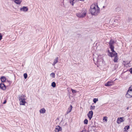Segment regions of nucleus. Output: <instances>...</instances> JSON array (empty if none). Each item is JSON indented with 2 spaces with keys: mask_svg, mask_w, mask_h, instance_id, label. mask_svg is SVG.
I'll return each mask as SVG.
<instances>
[{
  "mask_svg": "<svg viewBox=\"0 0 132 132\" xmlns=\"http://www.w3.org/2000/svg\"><path fill=\"white\" fill-rule=\"evenodd\" d=\"M20 10L21 11L24 12H26L28 11V8L27 7L23 6L21 8Z\"/></svg>",
  "mask_w": 132,
  "mask_h": 132,
  "instance_id": "nucleus-11",
  "label": "nucleus"
},
{
  "mask_svg": "<svg viewBox=\"0 0 132 132\" xmlns=\"http://www.w3.org/2000/svg\"><path fill=\"white\" fill-rule=\"evenodd\" d=\"M0 79L1 81L2 82H5L6 80V78L4 76H2L1 77Z\"/></svg>",
  "mask_w": 132,
  "mask_h": 132,
  "instance_id": "nucleus-13",
  "label": "nucleus"
},
{
  "mask_svg": "<svg viewBox=\"0 0 132 132\" xmlns=\"http://www.w3.org/2000/svg\"><path fill=\"white\" fill-rule=\"evenodd\" d=\"M104 117L103 118V120H105L107 121V119H104Z\"/></svg>",
  "mask_w": 132,
  "mask_h": 132,
  "instance_id": "nucleus-41",
  "label": "nucleus"
},
{
  "mask_svg": "<svg viewBox=\"0 0 132 132\" xmlns=\"http://www.w3.org/2000/svg\"><path fill=\"white\" fill-rule=\"evenodd\" d=\"M20 0H18L17 2L16 3V4H21V1H20Z\"/></svg>",
  "mask_w": 132,
  "mask_h": 132,
  "instance_id": "nucleus-29",
  "label": "nucleus"
},
{
  "mask_svg": "<svg viewBox=\"0 0 132 132\" xmlns=\"http://www.w3.org/2000/svg\"><path fill=\"white\" fill-rule=\"evenodd\" d=\"M113 84V81H109L105 84L104 85L106 86H111Z\"/></svg>",
  "mask_w": 132,
  "mask_h": 132,
  "instance_id": "nucleus-9",
  "label": "nucleus"
},
{
  "mask_svg": "<svg viewBox=\"0 0 132 132\" xmlns=\"http://www.w3.org/2000/svg\"><path fill=\"white\" fill-rule=\"evenodd\" d=\"M95 106L91 105L90 107V109L92 110H93L95 109Z\"/></svg>",
  "mask_w": 132,
  "mask_h": 132,
  "instance_id": "nucleus-26",
  "label": "nucleus"
},
{
  "mask_svg": "<svg viewBox=\"0 0 132 132\" xmlns=\"http://www.w3.org/2000/svg\"><path fill=\"white\" fill-rule=\"evenodd\" d=\"M127 109L128 110V109H129V108L128 107H127Z\"/></svg>",
  "mask_w": 132,
  "mask_h": 132,
  "instance_id": "nucleus-44",
  "label": "nucleus"
},
{
  "mask_svg": "<svg viewBox=\"0 0 132 132\" xmlns=\"http://www.w3.org/2000/svg\"><path fill=\"white\" fill-rule=\"evenodd\" d=\"M78 1H79V0H70V4L73 6L74 3Z\"/></svg>",
  "mask_w": 132,
  "mask_h": 132,
  "instance_id": "nucleus-18",
  "label": "nucleus"
},
{
  "mask_svg": "<svg viewBox=\"0 0 132 132\" xmlns=\"http://www.w3.org/2000/svg\"><path fill=\"white\" fill-rule=\"evenodd\" d=\"M15 3L16 4V3L17 2L18 0H13Z\"/></svg>",
  "mask_w": 132,
  "mask_h": 132,
  "instance_id": "nucleus-38",
  "label": "nucleus"
},
{
  "mask_svg": "<svg viewBox=\"0 0 132 132\" xmlns=\"http://www.w3.org/2000/svg\"><path fill=\"white\" fill-rule=\"evenodd\" d=\"M58 57H57L54 60V62L52 64L53 66H54L57 62H58Z\"/></svg>",
  "mask_w": 132,
  "mask_h": 132,
  "instance_id": "nucleus-15",
  "label": "nucleus"
},
{
  "mask_svg": "<svg viewBox=\"0 0 132 132\" xmlns=\"http://www.w3.org/2000/svg\"><path fill=\"white\" fill-rule=\"evenodd\" d=\"M84 123L85 124L87 125L88 124V120L86 119L84 121Z\"/></svg>",
  "mask_w": 132,
  "mask_h": 132,
  "instance_id": "nucleus-24",
  "label": "nucleus"
},
{
  "mask_svg": "<svg viewBox=\"0 0 132 132\" xmlns=\"http://www.w3.org/2000/svg\"><path fill=\"white\" fill-rule=\"evenodd\" d=\"M87 10L85 9H83V11L81 13H76L77 16L79 18H83L86 15Z\"/></svg>",
  "mask_w": 132,
  "mask_h": 132,
  "instance_id": "nucleus-2",
  "label": "nucleus"
},
{
  "mask_svg": "<svg viewBox=\"0 0 132 132\" xmlns=\"http://www.w3.org/2000/svg\"><path fill=\"white\" fill-rule=\"evenodd\" d=\"M6 101H7L6 100H4V101L3 103V104H5L6 103Z\"/></svg>",
  "mask_w": 132,
  "mask_h": 132,
  "instance_id": "nucleus-37",
  "label": "nucleus"
},
{
  "mask_svg": "<svg viewBox=\"0 0 132 132\" xmlns=\"http://www.w3.org/2000/svg\"><path fill=\"white\" fill-rule=\"evenodd\" d=\"M128 91H132V85L129 88Z\"/></svg>",
  "mask_w": 132,
  "mask_h": 132,
  "instance_id": "nucleus-30",
  "label": "nucleus"
},
{
  "mask_svg": "<svg viewBox=\"0 0 132 132\" xmlns=\"http://www.w3.org/2000/svg\"><path fill=\"white\" fill-rule=\"evenodd\" d=\"M96 126H92V128H95L96 127Z\"/></svg>",
  "mask_w": 132,
  "mask_h": 132,
  "instance_id": "nucleus-40",
  "label": "nucleus"
},
{
  "mask_svg": "<svg viewBox=\"0 0 132 132\" xmlns=\"http://www.w3.org/2000/svg\"><path fill=\"white\" fill-rule=\"evenodd\" d=\"M131 19L130 17H128V21L130 22V21H131Z\"/></svg>",
  "mask_w": 132,
  "mask_h": 132,
  "instance_id": "nucleus-35",
  "label": "nucleus"
},
{
  "mask_svg": "<svg viewBox=\"0 0 132 132\" xmlns=\"http://www.w3.org/2000/svg\"><path fill=\"white\" fill-rule=\"evenodd\" d=\"M54 131L55 132H59V131H57V130L56 129H55V130H54Z\"/></svg>",
  "mask_w": 132,
  "mask_h": 132,
  "instance_id": "nucleus-39",
  "label": "nucleus"
},
{
  "mask_svg": "<svg viewBox=\"0 0 132 132\" xmlns=\"http://www.w3.org/2000/svg\"><path fill=\"white\" fill-rule=\"evenodd\" d=\"M46 110L44 108H42L40 109L39 111L40 113H44L46 111Z\"/></svg>",
  "mask_w": 132,
  "mask_h": 132,
  "instance_id": "nucleus-20",
  "label": "nucleus"
},
{
  "mask_svg": "<svg viewBox=\"0 0 132 132\" xmlns=\"http://www.w3.org/2000/svg\"><path fill=\"white\" fill-rule=\"evenodd\" d=\"M110 46V48L111 49V51L113 53V54H117V53L114 51V46L113 45H109Z\"/></svg>",
  "mask_w": 132,
  "mask_h": 132,
  "instance_id": "nucleus-5",
  "label": "nucleus"
},
{
  "mask_svg": "<svg viewBox=\"0 0 132 132\" xmlns=\"http://www.w3.org/2000/svg\"><path fill=\"white\" fill-rule=\"evenodd\" d=\"M51 86L53 87H56V83L54 82H53L51 84Z\"/></svg>",
  "mask_w": 132,
  "mask_h": 132,
  "instance_id": "nucleus-23",
  "label": "nucleus"
},
{
  "mask_svg": "<svg viewBox=\"0 0 132 132\" xmlns=\"http://www.w3.org/2000/svg\"><path fill=\"white\" fill-rule=\"evenodd\" d=\"M115 43L114 40L111 39L110 40L109 43V45H113Z\"/></svg>",
  "mask_w": 132,
  "mask_h": 132,
  "instance_id": "nucleus-16",
  "label": "nucleus"
},
{
  "mask_svg": "<svg viewBox=\"0 0 132 132\" xmlns=\"http://www.w3.org/2000/svg\"><path fill=\"white\" fill-rule=\"evenodd\" d=\"M24 98H23V96H20L19 98V100L20 101L22 100Z\"/></svg>",
  "mask_w": 132,
  "mask_h": 132,
  "instance_id": "nucleus-32",
  "label": "nucleus"
},
{
  "mask_svg": "<svg viewBox=\"0 0 132 132\" xmlns=\"http://www.w3.org/2000/svg\"><path fill=\"white\" fill-rule=\"evenodd\" d=\"M129 71L130 73L132 74V68H130L129 70Z\"/></svg>",
  "mask_w": 132,
  "mask_h": 132,
  "instance_id": "nucleus-36",
  "label": "nucleus"
},
{
  "mask_svg": "<svg viewBox=\"0 0 132 132\" xmlns=\"http://www.w3.org/2000/svg\"><path fill=\"white\" fill-rule=\"evenodd\" d=\"M71 90L72 92V93L73 94H74L75 93H76L77 92L76 90H74L72 88L71 89Z\"/></svg>",
  "mask_w": 132,
  "mask_h": 132,
  "instance_id": "nucleus-27",
  "label": "nucleus"
},
{
  "mask_svg": "<svg viewBox=\"0 0 132 132\" xmlns=\"http://www.w3.org/2000/svg\"><path fill=\"white\" fill-rule=\"evenodd\" d=\"M23 76L25 79H26L27 77V74L26 73L24 74Z\"/></svg>",
  "mask_w": 132,
  "mask_h": 132,
  "instance_id": "nucleus-28",
  "label": "nucleus"
},
{
  "mask_svg": "<svg viewBox=\"0 0 132 132\" xmlns=\"http://www.w3.org/2000/svg\"><path fill=\"white\" fill-rule=\"evenodd\" d=\"M0 88L3 90H5L6 89V86L4 84L1 83L0 84Z\"/></svg>",
  "mask_w": 132,
  "mask_h": 132,
  "instance_id": "nucleus-8",
  "label": "nucleus"
},
{
  "mask_svg": "<svg viewBox=\"0 0 132 132\" xmlns=\"http://www.w3.org/2000/svg\"><path fill=\"white\" fill-rule=\"evenodd\" d=\"M123 117L118 118L117 119V123H118L119 124L123 122Z\"/></svg>",
  "mask_w": 132,
  "mask_h": 132,
  "instance_id": "nucleus-7",
  "label": "nucleus"
},
{
  "mask_svg": "<svg viewBox=\"0 0 132 132\" xmlns=\"http://www.w3.org/2000/svg\"><path fill=\"white\" fill-rule=\"evenodd\" d=\"M103 58L102 57H101V56H98V59H97V62H100L102 61Z\"/></svg>",
  "mask_w": 132,
  "mask_h": 132,
  "instance_id": "nucleus-21",
  "label": "nucleus"
},
{
  "mask_svg": "<svg viewBox=\"0 0 132 132\" xmlns=\"http://www.w3.org/2000/svg\"><path fill=\"white\" fill-rule=\"evenodd\" d=\"M93 115V112L92 111H90L87 114V116L90 120L92 117Z\"/></svg>",
  "mask_w": 132,
  "mask_h": 132,
  "instance_id": "nucleus-4",
  "label": "nucleus"
},
{
  "mask_svg": "<svg viewBox=\"0 0 132 132\" xmlns=\"http://www.w3.org/2000/svg\"><path fill=\"white\" fill-rule=\"evenodd\" d=\"M113 54V56L114 57V59L113 60V61L114 62H118V60L117 53V54Z\"/></svg>",
  "mask_w": 132,
  "mask_h": 132,
  "instance_id": "nucleus-10",
  "label": "nucleus"
},
{
  "mask_svg": "<svg viewBox=\"0 0 132 132\" xmlns=\"http://www.w3.org/2000/svg\"><path fill=\"white\" fill-rule=\"evenodd\" d=\"M72 106L71 105H70V107L68 109V110H67V114L69 113L71 111L72 109Z\"/></svg>",
  "mask_w": 132,
  "mask_h": 132,
  "instance_id": "nucleus-19",
  "label": "nucleus"
},
{
  "mask_svg": "<svg viewBox=\"0 0 132 132\" xmlns=\"http://www.w3.org/2000/svg\"><path fill=\"white\" fill-rule=\"evenodd\" d=\"M2 37L3 35H2V34L1 33H0V41L2 39Z\"/></svg>",
  "mask_w": 132,
  "mask_h": 132,
  "instance_id": "nucleus-34",
  "label": "nucleus"
},
{
  "mask_svg": "<svg viewBox=\"0 0 132 132\" xmlns=\"http://www.w3.org/2000/svg\"><path fill=\"white\" fill-rule=\"evenodd\" d=\"M55 129H56L57 131H62V129L61 127L59 126H56Z\"/></svg>",
  "mask_w": 132,
  "mask_h": 132,
  "instance_id": "nucleus-14",
  "label": "nucleus"
},
{
  "mask_svg": "<svg viewBox=\"0 0 132 132\" xmlns=\"http://www.w3.org/2000/svg\"><path fill=\"white\" fill-rule=\"evenodd\" d=\"M107 52L108 53V55L109 56L111 57H113V52H110L109 50H107Z\"/></svg>",
  "mask_w": 132,
  "mask_h": 132,
  "instance_id": "nucleus-12",
  "label": "nucleus"
},
{
  "mask_svg": "<svg viewBox=\"0 0 132 132\" xmlns=\"http://www.w3.org/2000/svg\"><path fill=\"white\" fill-rule=\"evenodd\" d=\"M130 126L129 125L125 126L124 128L125 131H126L127 130H128Z\"/></svg>",
  "mask_w": 132,
  "mask_h": 132,
  "instance_id": "nucleus-22",
  "label": "nucleus"
},
{
  "mask_svg": "<svg viewBox=\"0 0 132 132\" xmlns=\"http://www.w3.org/2000/svg\"><path fill=\"white\" fill-rule=\"evenodd\" d=\"M20 101V105H25V104L26 102L25 101V99H23L22 100Z\"/></svg>",
  "mask_w": 132,
  "mask_h": 132,
  "instance_id": "nucleus-17",
  "label": "nucleus"
},
{
  "mask_svg": "<svg viewBox=\"0 0 132 132\" xmlns=\"http://www.w3.org/2000/svg\"><path fill=\"white\" fill-rule=\"evenodd\" d=\"M110 46V48L111 49V51L113 53V54H117V53L114 51V46L113 45H109Z\"/></svg>",
  "mask_w": 132,
  "mask_h": 132,
  "instance_id": "nucleus-6",
  "label": "nucleus"
},
{
  "mask_svg": "<svg viewBox=\"0 0 132 132\" xmlns=\"http://www.w3.org/2000/svg\"><path fill=\"white\" fill-rule=\"evenodd\" d=\"M99 8L97 7V9L96 10L95 6H94L92 9L91 7L89 10V12L92 15H97L99 13Z\"/></svg>",
  "mask_w": 132,
  "mask_h": 132,
  "instance_id": "nucleus-1",
  "label": "nucleus"
},
{
  "mask_svg": "<svg viewBox=\"0 0 132 132\" xmlns=\"http://www.w3.org/2000/svg\"><path fill=\"white\" fill-rule=\"evenodd\" d=\"M93 129L94 130H96V128H93Z\"/></svg>",
  "mask_w": 132,
  "mask_h": 132,
  "instance_id": "nucleus-42",
  "label": "nucleus"
},
{
  "mask_svg": "<svg viewBox=\"0 0 132 132\" xmlns=\"http://www.w3.org/2000/svg\"><path fill=\"white\" fill-rule=\"evenodd\" d=\"M98 100V99L97 98H94L93 99V102L94 103H96Z\"/></svg>",
  "mask_w": 132,
  "mask_h": 132,
  "instance_id": "nucleus-25",
  "label": "nucleus"
},
{
  "mask_svg": "<svg viewBox=\"0 0 132 132\" xmlns=\"http://www.w3.org/2000/svg\"><path fill=\"white\" fill-rule=\"evenodd\" d=\"M104 6H103V8H104Z\"/></svg>",
  "mask_w": 132,
  "mask_h": 132,
  "instance_id": "nucleus-45",
  "label": "nucleus"
},
{
  "mask_svg": "<svg viewBox=\"0 0 132 132\" xmlns=\"http://www.w3.org/2000/svg\"><path fill=\"white\" fill-rule=\"evenodd\" d=\"M51 76L52 77H55V73H54L52 72L51 74Z\"/></svg>",
  "mask_w": 132,
  "mask_h": 132,
  "instance_id": "nucleus-31",
  "label": "nucleus"
},
{
  "mask_svg": "<svg viewBox=\"0 0 132 132\" xmlns=\"http://www.w3.org/2000/svg\"><path fill=\"white\" fill-rule=\"evenodd\" d=\"M123 62L125 63L124 64L125 66H126L127 65H128V63H126L125 61H123Z\"/></svg>",
  "mask_w": 132,
  "mask_h": 132,
  "instance_id": "nucleus-33",
  "label": "nucleus"
},
{
  "mask_svg": "<svg viewBox=\"0 0 132 132\" xmlns=\"http://www.w3.org/2000/svg\"><path fill=\"white\" fill-rule=\"evenodd\" d=\"M84 0H79V1H83Z\"/></svg>",
  "mask_w": 132,
  "mask_h": 132,
  "instance_id": "nucleus-43",
  "label": "nucleus"
},
{
  "mask_svg": "<svg viewBox=\"0 0 132 132\" xmlns=\"http://www.w3.org/2000/svg\"><path fill=\"white\" fill-rule=\"evenodd\" d=\"M126 96L127 98H131L132 97V91H127L126 94Z\"/></svg>",
  "mask_w": 132,
  "mask_h": 132,
  "instance_id": "nucleus-3",
  "label": "nucleus"
}]
</instances>
